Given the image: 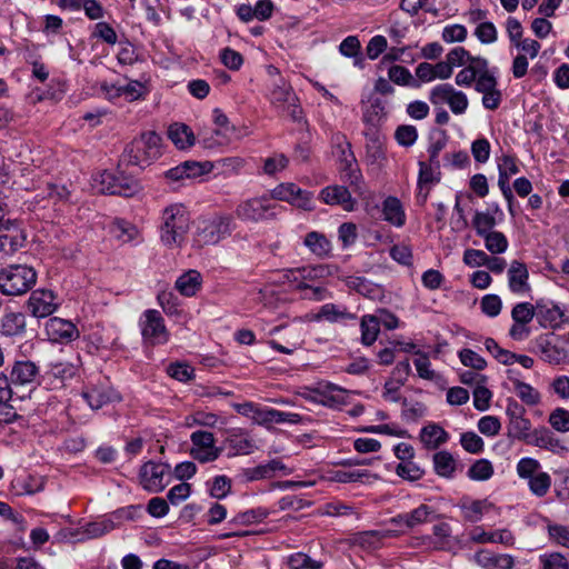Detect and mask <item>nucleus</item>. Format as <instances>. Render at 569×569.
I'll use <instances>...</instances> for the list:
<instances>
[{
	"label": "nucleus",
	"instance_id": "nucleus-1",
	"mask_svg": "<svg viewBox=\"0 0 569 569\" xmlns=\"http://www.w3.org/2000/svg\"><path fill=\"white\" fill-rule=\"evenodd\" d=\"M191 226V213L187 206L174 202L166 206L159 217V238L167 248L183 244Z\"/></svg>",
	"mask_w": 569,
	"mask_h": 569
},
{
	"label": "nucleus",
	"instance_id": "nucleus-2",
	"mask_svg": "<svg viewBox=\"0 0 569 569\" xmlns=\"http://www.w3.org/2000/svg\"><path fill=\"white\" fill-rule=\"evenodd\" d=\"M284 199V186L280 183L272 191L241 201L236 208V217L244 222L272 220L282 213L280 201Z\"/></svg>",
	"mask_w": 569,
	"mask_h": 569
},
{
	"label": "nucleus",
	"instance_id": "nucleus-3",
	"mask_svg": "<svg viewBox=\"0 0 569 569\" xmlns=\"http://www.w3.org/2000/svg\"><path fill=\"white\" fill-rule=\"evenodd\" d=\"M161 153V137L154 131H146L126 147L122 158L129 164L143 169L159 159Z\"/></svg>",
	"mask_w": 569,
	"mask_h": 569
},
{
	"label": "nucleus",
	"instance_id": "nucleus-4",
	"mask_svg": "<svg viewBox=\"0 0 569 569\" xmlns=\"http://www.w3.org/2000/svg\"><path fill=\"white\" fill-rule=\"evenodd\" d=\"M237 223L231 214H213L198 220L196 241L199 244H217L231 236Z\"/></svg>",
	"mask_w": 569,
	"mask_h": 569
},
{
	"label": "nucleus",
	"instance_id": "nucleus-5",
	"mask_svg": "<svg viewBox=\"0 0 569 569\" xmlns=\"http://www.w3.org/2000/svg\"><path fill=\"white\" fill-rule=\"evenodd\" d=\"M37 282V272L27 264H11L0 270V292L4 296H21Z\"/></svg>",
	"mask_w": 569,
	"mask_h": 569
},
{
	"label": "nucleus",
	"instance_id": "nucleus-6",
	"mask_svg": "<svg viewBox=\"0 0 569 569\" xmlns=\"http://www.w3.org/2000/svg\"><path fill=\"white\" fill-rule=\"evenodd\" d=\"M296 97H290L287 91V122L290 121L293 127L290 129L292 134H297V144L295 147L293 157L298 161H306L309 158V142L311 133L308 121L305 118L301 107L295 101Z\"/></svg>",
	"mask_w": 569,
	"mask_h": 569
},
{
	"label": "nucleus",
	"instance_id": "nucleus-7",
	"mask_svg": "<svg viewBox=\"0 0 569 569\" xmlns=\"http://www.w3.org/2000/svg\"><path fill=\"white\" fill-rule=\"evenodd\" d=\"M40 372L39 367L31 360H17L10 368L9 382L17 391V400H23L36 389Z\"/></svg>",
	"mask_w": 569,
	"mask_h": 569
},
{
	"label": "nucleus",
	"instance_id": "nucleus-8",
	"mask_svg": "<svg viewBox=\"0 0 569 569\" xmlns=\"http://www.w3.org/2000/svg\"><path fill=\"white\" fill-rule=\"evenodd\" d=\"M533 352L549 363L569 362V339L552 332L540 335L533 341Z\"/></svg>",
	"mask_w": 569,
	"mask_h": 569
},
{
	"label": "nucleus",
	"instance_id": "nucleus-9",
	"mask_svg": "<svg viewBox=\"0 0 569 569\" xmlns=\"http://www.w3.org/2000/svg\"><path fill=\"white\" fill-rule=\"evenodd\" d=\"M315 269L307 267L299 268L297 270H287V293H299L301 299H308L313 301H322L327 299L328 291L323 287H315L307 283L308 279L312 278Z\"/></svg>",
	"mask_w": 569,
	"mask_h": 569
},
{
	"label": "nucleus",
	"instance_id": "nucleus-10",
	"mask_svg": "<svg viewBox=\"0 0 569 569\" xmlns=\"http://www.w3.org/2000/svg\"><path fill=\"white\" fill-rule=\"evenodd\" d=\"M139 328L142 339L151 346L166 345L170 333L164 325V319L156 309H148L139 318Z\"/></svg>",
	"mask_w": 569,
	"mask_h": 569
},
{
	"label": "nucleus",
	"instance_id": "nucleus-11",
	"mask_svg": "<svg viewBox=\"0 0 569 569\" xmlns=\"http://www.w3.org/2000/svg\"><path fill=\"white\" fill-rule=\"evenodd\" d=\"M169 479L170 468L166 463L148 461L140 468V485L149 492L162 491L168 486Z\"/></svg>",
	"mask_w": 569,
	"mask_h": 569
},
{
	"label": "nucleus",
	"instance_id": "nucleus-12",
	"mask_svg": "<svg viewBox=\"0 0 569 569\" xmlns=\"http://www.w3.org/2000/svg\"><path fill=\"white\" fill-rule=\"evenodd\" d=\"M26 242V234L16 220L0 222V260L12 257Z\"/></svg>",
	"mask_w": 569,
	"mask_h": 569
},
{
	"label": "nucleus",
	"instance_id": "nucleus-13",
	"mask_svg": "<svg viewBox=\"0 0 569 569\" xmlns=\"http://www.w3.org/2000/svg\"><path fill=\"white\" fill-rule=\"evenodd\" d=\"M192 458L201 463L212 462L217 460L222 448L216 446L214 436L212 432L197 430L190 436Z\"/></svg>",
	"mask_w": 569,
	"mask_h": 569
},
{
	"label": "nucleus",
	"instance_id": "nucleus-14",
	"mask_svg": "<svg viewBox=\"0 0 569 569\" xmlns=\"http://www.w3.org/2000/svg\"><path fill=\"white\" fill-rule=\"evenodd\" d=\"M60 307L58 296L49 289L33 290L27 300L26 308L34 318H47Z\"/></svg>",
	"mask_w": 569,
	"mask_h": 569
},
{
	"label": "nucleus",
	"instance_id": "nucleus-15",
	"mask_svg": "<svg viewBox=\"0 0 569 569\" xmlns=\"http://www.w3.org/2000/svg\"><path fill=\"white\" fill-rule=\"evenodd\" d=\"M77 366L69 361H51L48 363L44 373L41 376V382L49 389H61L68 381L76 377Z\"/></svg>",
	"mask_w": 569,
	"mask_h": 569
},
{
	"label": "nucleus",
	"instance_id": "nucleus-16",
	"mask_svg": "<svg viewBox=\"0 0 569 569\" xmlns=\"http://www.w3.org/2000/svg\"><path fill=\"white\" fill-rule=\"evenodd\" d=\"M82 397L93 410L120 400L119 393L111 388L107 379H99L96 383L90 382L82 391Z\"/></svg>",
	"mask_w": 569,
	"mask_h": 569
},
{
	"label": "nucleus",
	"instance_id": "nucleus-17",
	"mask_svg": "<svg viewBox=\"0 0 569 569\" xmlns=\"http://www.w3.org/2000/svg\"><path fill=\"white\" fill-rule=\"evenodd\" d=\"M48 339L56 343L67 345L80 337L77 326L59 317H52L46 322L44 327Z\"/></svg>",
	"mask_w": 569,
	"mask_h": 569
},
{
	"label": "nucleus",
	"instance_id": "nucleus-18",
	"mask_svg": "<svg viewBox=\"0 0 569 569\" xmlns=\"http://www.w3.org/2000/svg\"><path fill=\"white\" fill-rule=\"evenodd\" d=\"M228 457L246 456L258 449L254 439L244 430H231L224 440Z\"/></svg>",
	"mask_w": 569,
	"mask_h": 569
},
{
	"label": "nucleus",
	"instance_id": "nucleus-19",
	"mask_svg": "<svg viewBox=\"0 0 569 569\" xmlns=\"http://www.w3.org/2000/svg\"><path fill=\"white\" fill-rule=\"evenodd\" d=\"M536 311V319L545 328H557L566 321L561 307L551 300H537Z\"/></svg>",
	"mask_w": 569,
	"mask_h": 569
},
{
	"label": "nucleus",
	"instance_id": "nucleus-20",
	"mask_svg": "<svg viewBox=\"0 0 569 569\" xmlns=\"http://www.w3.org/2000/svg\"><path fill=\"white\" fill-rule=\"evenodd\" d=\"M319 198L329 206H340L346 211L355 209L356 200L351 192L345 186L332 184L320 191Z\"/></svg>",
	"mask_w": 569,
	"mask_h": 569
},
{
	"label": "nucleus",
	"instance_id": "nucleus-21",
	"mask_svg": "<svg viewBox=\"0 0 569 569\" xmlns=\"http://www.w3.org/2000/svg\"><path fill=\"white\" fill-rule=\"evenodd\" d=\"M17 399V391L10 385L8 376L0 373V422L8 423L16 417L12 401Z\"/></svg>",
	"mask_w": 569,
	"mask_h": 569
},
{
	"label": "nucleus",
	"instance_id": "nucleus-22",
	"mask_svg": "<svg viewBox=\"0 0 569 569\" xmlns=\"http://www.w3.org/2000/svg\"><path fill=\"white\" fill-rule=\"evenodd\" d=\"M508 287L516 295L527 293L531 290L529 284V271L527 266L518 260H513L507 272Z\"/></svg>",
	"mask_w": 569,
	"mask_h": 569
},
{
	"label": "nucleus",
	"instance_id": "nucleus-23",
	"mask_svg": "<svg viewBox=\"0 0 569 569\" xmlns=\"http://www.w3.org/2000/svg\"><path fill=\"white\" fill-rule=\"evenodd\" d=\"M527 445L549 450L552 453L567 451V448L562 445L560 439L556 438L553 432L546 427L533 429Z\"/></svg>",
	"mask_w": 569,
	"mask_h": 569
},
{
	"label": "nucleus",
	"instance_id": "nucleus-24",
	"mask_svg": "<svg viewBox=\"0 0 569 569\" xmlns=\"http://www.w3.org/2000/svg\"><path fill=\"white\" fill-rule=\"evenodd\" d=\"M475 561L483 569H513L515 566L512 556L495 553L486 549L475 555Z\"/></svg>",
	"mask_w": 569,
	"mask_h": 569
},
{
	"label": "nucleus",
	"instance_id": "nucleus-25",
	"mask_svg": "<svg viewBox=\"0 0 569 569\" xmlns=\"http://www.w3.org/2000/svg\"><path fill=\"white\" fill-rule=\"evenodd\" d=\"M470 540L476 543H501L505 546H512L515 543V537L508 529H500L493 532H486L480 527L472 530Z\"/></svg>",
	"mask_w": 569,
	"mask_h": 569
},
{
	"label": "nucleus",
	"instance_id": "nucleus-26",
	"mask_svg": "<svg viewBox=\"0 0 569 569\" xmlns=\"http://www.w3.org/2000/svg\"><path fill=\"white\" fill-rule=\"evenodd\" d=\"M26 328V316L22 312L8 311L0 319V332L6 337L22 336Z\"/></svg>",
	"mask_w": 569,
	"mask_h": 569
},
{
	"label": "nucleus",
	"instance_id": "nucleus-27",
	"mask_svg": "<svg viewBox=\"0 0 569 569\" xmlns=\"http://www.w3.org/2000/svg\"><path fill=\"white\" fill-rule=\"evenodd\" d=\"M202 276L198 270L189 269L179 276L174 288L183 297H193L201 289Z\"/></svg>",
	"mask_w": 569,
	"mask_h": 569
},
{
	"label": "nucleus",
	"instance_id": "nucleus-28",
	"mask_svg": "<svg viewBox=\"0 0 569 569\" xmlns=\"http://www.w3.org/2000/svg\"><path fill=\"white\" fill-rule=\"evenodd\" d=\"M168 137L178 149H188L194 144L196 138L190 127L184 123H172Z\"/></svg>",
	"mask_w": 569,
	"mask_h": 569
},
{
	"label": "nucleus",
	"instance_id": "nucleus-29",
	"mask_svg": "<svg viewBox=\"0 0 569 569\" xmlns=\"http://www.w3.org/2000/svg\"><path fill=\"white\" fill-rule=\"evenodd\" d=\"M448 432L437 423H429L420 431V440L428 449H437L448 441Z\"/></svg>",
	"mask_w": 569,
	"mask_h": 569
},
{
	"label": "nucleus",
	"instance_id": "nucleus-30",
	"mask_svg": "<svg viewBox=\"0 0 569 569\" xmlns=\"http://www.w3.org/2000/svg\"><path fill=\"white\" fill-rule=\"evenodd\" d=\"M387 112L385 101L380 98H370L362 110V121L370 127H378L385 119Z\"/></svg>",
	"mask_w": 569,
	"mask_h": 569
},
{
	"label": "nucleus",
	"instance_id": "nucleus-31",
	"mask_svg": "<svg viewBox=\"0 0 569 569\" xmlns=\"http://www.w3.org/2000/svg\"><path fill=\"white\" fill-rule=\"evenodd\" d=\"M488 67V61L485 58L477 57L471 60L466 68L460 70L456 76V83L458 86H471L476 82L480 71H483Z\"/></svg>",
	"mask_w": 569,
	"mask_h": 569
},
{
	"label": "nucleus",
	"instance_id": "nucleus-32",
	"mask_svg": "<svg viewBox=\"0 0 569 569\" xmlns=\"http://www.w3.org/2000/svg\"><path fill=\"white\" fill-rule=\"evenodd\" d=\"M382 214L386 221L402 227L406 222V213L400 200L396 197H388L382 203Z\"/></svg>",
	"mask_w": 569,
	"mask_h": 569
},
{
	"label": "nucleus",
	"instance_id": "nucleus-33",
	"mask_svg": "<svg viewBox=\"0 0 569 569\" xmlns=\"http://www.w3.org/2000/svg\"><path fill=\"white\" fill-rule=\"evenodd\" d=\"M111 233L122 243L140 242V231L131 222L123 219H116L111 224Z\"/></svg>",
	"mask_w": 569,
	"mask_h": 569
},
{
	"label": "nucleus",
	"instance_id": "nucleus-34",
	"mask_svg": "<svg viewBox=\"0 0 569 569\" xmlns=\"http://www.w3.org/2000/svg\"><path fill=\"white\" fill-rule=\"evenodd\" d=\"M515 373L512 369L507 370L508 378L512 381L518 397L528 406L538 405L540 402V393L529 383L522 382L513 377Z\"/></svg>",
	"mask_w": 569,
	"mask_h": 569
},
{
	"label": "nucleus",
	"instance_id": "nucleus-35",
	"mask_svg": "<svg viewBox=\"0 0 569 569\" xmlns=\"http://www.w3.org/2000/svg\"><path fill=\"white\" fill-rule=\"evenodd\" d=\"M391 536V530H370L356 533L352 541L355 545L360 546L363 549H377L381 546L382 539Z\"/></svg>",
	"mask_w": 569,
	"mask_h": 569
},
{
	"label": "nucleus",
	"instance_id": "nucleus-36",
	"mask_svg": "<svg viewBox=\"0 0 569 569\" xmlns=\"http://www.w3.org/2000/svg\"><path fill=\"white\" fill-rule=\"evenodd\" d=\"M331 147L332 154L339 164L350 162L356 158L351 150V143L347 140L346 136L340 132L332 134Z\"/></svg>",
	"mask_w": 569,
	"mask_h": 569
},
{
	"label": "nucleus",
	"instance_id": "nucleus-37",
	"mask_svg": "<svg viewBox=\"0 0 569 569\" xmlns=\"http://www.w3.org/2000/svg\"><path fill=\"white\" fill-rule=\"evenodd\" d=\"M346 283L350 289L369 299H377L382 295L381 288L365 277H348Z\"/></svg>",
	"mask_w": 569,
	"mask_h": 569
},
{
	"label": "nucleus",
	"instance_id": "nucleus-38",
	"mask_svg": "<svg viewBox=\"0 0 569 569\" xmlns=\"http://www.w3.org/2000/svg\"><path fill=\"white\" fill-rule=\"evenodd\" d=\"M532 433L531 421L521 417L507 423V437L512 440H519L527 443L528 439Z\"/></svg>",
	"mask_w": 569,
	"mask_h": 569
},
{
	"label": "nucleus",
	"instance_id": "nucleus-39",
	"mask_svg": "<svg viewBox=\"0 0 569 569\" xmlns=\"http://www.w3.org/2000/svg\"><path fill=\"white\" fill-rule=\"evenodd\" d=\"M287 202L303 210L313 209L312 193L300 189L295 183H287Z\"/></svg>",
	"mask_w": 569,
	"mask_h": 569
},
{
	"label": "nucleus",
	"instance_id": "nucleus-40",
	"mask_svg": "<svg viewBox=\"0 0 569 569\" xmlns=\"http://www.w3.org/2000/svg\"><path fill=\"white\" fill-rule=\"evenodd\" d=\"M303 243L313 254L320 258L327 257L331 251L330 241L326 238L325 234L317 231L307 233Z\"/></svg>",
	"mask_w": 569,
	"mask_h": 569
},
{
	"label": "nucleus",
	"instance_id": "nucleus-41",
	"mask_svg": "<svg viewBox=\"0 0 569 569\" xmlns=\"http://www.w3.org/2000/svg\"><path fill=\"white\" fill-rule=\"evenodd\" d=\"M377 316L365 315L361 318V342L365 346H371L378 338L380 328Z\"/></svg>",
	"mask_w": 569,
	"mask_h": 569
},
{
	"label": "nucleus",
	"instance_id": "nucleus-42",
	"mask_svg": "<svg viewBox=\"0 0 569 569\" xmlns=\"http://www.w3.org/2000/svg\"><path fill=\"white\" fill-rule=\"evenodd\" d=\"M433 466L437 475L451 478L456 470V460L448 451H439L433 455Z\"/></svg>",
	"mask_w": 569,
	"mask_h": 569
},
{
	"label": "nucleus",
	"instance_id": "nucleus-43",
	"mask_svg": "<svg viewBox=\"0 0 569 569\" xmlns=\"http://www.w3.org/2000/svg\"><path fill=\"white\" fill-rule=\"evenodd\" d=\"M340 179L348 183L350 187L358 189L362 180V174L359 169L357 159H352L350 162L339 164Z\"/></svg>",
	"mask_w": 569,
	"mask_h": 569
},
{
	"label": "nucleus",
	"instance_id": "nucleus-44",
	"mask_svg": "<svg viewBox=\"0 0 569 569\" xmlns=\"http://www.w3.org/2000/svg\"><path fill=\"white\" fill-rule=\"evenodd\" d=\"M361 44L356 36H348L339 46V51L342 56L355 59V66L362 68L363 58L360 53Z\"/></svg>",
	"mask_w": 569,
	"mask_h": 569
},
{
	"label": "nucleus",
	"instance_id": "nucleus-45",
	"mask_svg": "<svg viewBox=\"0 0 569 569\" xmlns=\"http://www.w3.org/2000/svg\"><path fill=\"white\" fill-rule=\"evenodd\" d=\"M119 176L111 171H102L93 177V188L101 193L116 194Z\"/></svg>",
	"mask_w": 569,
	"mask_h": 569
},
{
	"label": "nucleus",
	"instance_id": "nucleus-46",
	"mask_svg": "<svg viewBox=\"0 0 569 569\" xmlns=\"http://www.w3.org/2000/svg\"><path fill=\"white\" fill-rule=\"evenodd\" d=\"M440 166L429 162H419L418 184L431 186L440 181Z\"/></svg>",
	"mask_w": 569,
	"mask_h": 569
},
{
	"label": "nucleus",
	"instance_id": "nucleus-47",
	"mask_svg": "<svg viewBox=\"0 0 569 569\" xmlns=\"http://www.w3.org/2000/svg\"><path fill=\"white\" fill-rule=\"evenodd\" d=\"M13 487L18 489L19 495H32L43 489V481L32 476L18 477L13 481Z\"/></svg>",
	"mask_w": 569,
	"mask_h": 569
},
{
	"label": "nucleus",
	"instance_id": "nucleus-48",
	"mask_svg": "<svg viewBox=\"0 0 569 569\" xmlns=\"http://www.w3.org/2000/svg\"><path fill=\"white\" fill-rule=\"evenodd\" d=\"M284 421V415L281 411L274 410L268 406H260L258 408L254 421L258 425L270 427L272 423H280Z\"/></svg>",
	"mask_w": 569,
	"mask_h": 569
},
{
	"label": "nucleus",
	"instance_id": "nucleus-49",
	"mask_svg": "<svg viewBox=\"0 0 569 569\" xmlns=\"http://www.w3.org/2000/svg\"><path fill=\"white\" fill-rule=\"evenodd\" d=\"M377 480L379 477L377 475H371L367 470H350V471H342L338 470L335 473V480L341 483H349V482H369V479Z\"/></svg>",
	"mask_w": 569,
	"mask_h": 569
},
{
	"label": "nucleus",
	"instance_id": "nucleus-50",
	"mask_svg": "<svg viewBox=\"0 0 569 569\" xmlns=\"http://www.w3.org/2000/svg\"><path fill=\"white\" fill-rule=\"evenodd\" d=\"M114 528V523L110 519H103L101 521L89 522L82 527V533L86 539H92L101 537L110 532Z\"/></svg>",
	"mask_w": 569,
	"mask_h": 569
},
{
	"label": "nucleus",
	"instance_id": "nucleus-51",
	"mask_svg": "<svg viewBox=\"0 0 569 569\" xmlns=\"http://www.w3.org/2000/svg\"><path fill=\"white\" fill-rule=\"evenodd\" d=\"M482 238L485 240L486 249L493 254L502 253L508 248V240L500 231H491L482 236Z\"/></svg>",
	"mask_w": 569,
	"mask_h": 569
},
{
	"label": "nucleus",
	"instance_id": "nucleus-52",
	"mask_svg": "<svg viewBox=\"0 0 569 569\" xmlns=\"http://www.w3.org/2000/svg\"><path fill=\"white\" fill-rule=\"evenodd\" d=\"M287 566L291 569H321L323 563L311 559L303 552H296L287 557Z\"/></svg>",
	"mask_w": 569,
	"mask_h": 569
},
{
	"label": "nucleus",
	"instance_id": "nucleus-53",
	"mask_svg": "<svg viewBox=\"0 0 569 569\" xmlns=\"http://www.w3.org/2000/svg\"><path fill=\"white\" fill-rule=\"evenodd\" d=\"M492 475V463L487 459L477 460L468 470V477L477 481L488 480Z\"/></svg>",
	"mask_w": 569,
	"mask_h": 569
},
{
	"label": "nucleus",
	"instance_id": "nucleus-54",
	"mask_svg": "<svg viewBox=\"0 0 569 569\" xmlns=\"http://www.w3.org/2000/svg\"><path fill=\"white\" fill-rule=\"evenodd\" d=\"M536 303L519 302L511 310V318L513 322L529 323L536 318Z\"/></svg>",
	"mask_w": 569,
	"mask_h": 569
},
{
	"label": "nucleus",
	"instance_id": "nucleus-55",
	"mask_svg": "<svg viewBox=\"0 0 569 569\" xmlns=\"http://www.w3.org/2000/svg\"><path fill=\"white\" fill-rule=\"evenodd\" d=\"M409 513L412 528L426 522H430L438 518L436 510L432 507L425 503L420 505Z\"/></svg>",
	"mask_w": 569,
	"mask_h": 569
},
{
	"label": "nucleus",
	"instance_id": "nucleus-56",
	"mask_svg": "<svg viewBox=\"0 0 569 569\" xmlns=\"http://www.w3.org/2000/svg\"><path fill=\"white\" fill-rule=\"evenodd\" d=\"M396 473L405 480L417 481L423 477L425 471L411 460L400 462L396 467Z\"/></svg>",
	"mask_w": 569,
	"mask_h": 569
},
{
	"label": "nucleus",
	"instance_id": "nucleus-57",
	"mask_svg": "<svg viewBox=\"0 0 569 569\" xmlns=\"http://www.w3.org/2000/svg\"><path fill=\"white\" fill-rule=\"evenodd\" d=\"M472 226L476 229L478 236L482 237L491 231H493V227L496 226V218L488 212H479L477 211Z\"/></svg>",
	"mask_w": 569,
	"mask_h": 569
},
{
	"label": "nucleus",
	"instance_id": "nucleus-58",
	"mask_svg": "<svg viewBox=\"0 0 569 569\" xmlns=\"http://www.w3.org/2000/svg\"><path fill=\"white\" fill-rule=\"evenodd\" d=\"M550 426L558 432L569 431V410L565 408H556L548 418Z\"/></svg>",
	"mask_w": 569,
	"mask_h": 569
},
{
	"label": "nucleus",
	"instance_id": "nucleus-59",
	"mask_svg": "<svg viewBox=\"0 0 569 569\" xmlns=\"http://www.w3.org/2000/svg\"><path fill=\"white\" fill-rule=\"evenodd\" d=\"M551 487V477L547 472H539L529 479V488L537 497L547 495Z\"/></svg>",
	"mask_w": 569,
	"mask_h": 569
},
{
	"label": "nucleus",
	"instance_id": "nucleus-60",
	"mask_svg": "<svg viewBox=\"0 0 569 569\" xmlns=\"http://www.w3.org/2000/svg\"><path fill=\"white\" fill-rule=\"evenodd\" d=\"M389 79L399 86H409L418 87L419 84L413 81V77L410 71L402 66H392L388 71Z\"/></svg>",
	"mask_w": 569,
	"mask_h": 569
},
{
	"label": "nucleus",
	"instance_id": "nucleus-61",
	"mask_svg": "<svg viewBox=\"0 0 569 569\" xmlns=\"http://www.w3.org/2000/svg\"><path fill=\"white\" fill-rule=\"evenodd\" d=\"M167 373L181 382H187L194 377L193 368L184 362H176L169 365L167 368Z\"/></svg>",
	"mask_w": 569,
	"mask_h": 569
},
{
	"label": "nucleus",
	"instance_id": "nucleus-62",
	"mask_svg": "<svg viewBox=\"0 0 569 569\" xmlns=\"http://www.w3.org/2000/svg\"><path fill=\"white\" fill-rule=\"evenodd\" d=\"M92 37L111 46L116 44L118 41V36L114 29L104 21H100L94 24Z\"/></svg>",
	"mask_w": 569,
	"mask_h": 569
},
{
	"label": "nucleus",
	"instance_id": "nucleus-63",
	"mask_svg": "<svg viewBox=\"0 0 569 569\" xmlns=\"http://www.w3.org/2000/svg\"><path fill=\"white\" fill-rule=\"evenodd\" d=\"M231 489V481L226 476H217L209 485V493L212 498L222 499Z\"/></svg>",
	"mask_w": 569,
	"mask_h": 569
},
{
	"label": "nucleus",
	"instance_id": "nucleus-64",
	"mask_svg": "<svg viewBox=\"0 0 569 569\" xmlns=\"http://www.w3.org/2000/svg\"><path fill=\"white\" fill-rule=\"evenodd\" d=\"M475 89L482 94L497 89V79L488 71V67L483 71L479 72L475 82Z\"/></svg>",
	"mask_w": 569,
	"mask_h": 569
}]
</instances>
